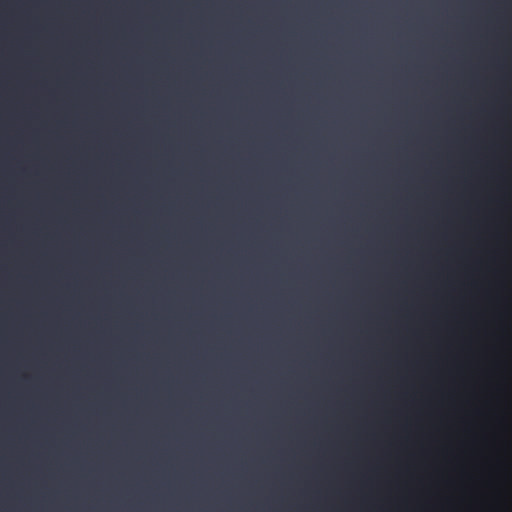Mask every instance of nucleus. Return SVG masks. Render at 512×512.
Returning a JSON list of instances; mask_svg holds the SVG:
<instances>
[{
  "mask_svg": "<svg viewBox=\"0 0 512 512\" xmlns=\"http://www.w3.org/2000/svg\"><path fill=\"white\" fill-rule=\"evenodd\" d=\"M362 131H363V132H366L367 130H366V129H363Z\"/></svg>",
  "mask_w": 512,
  "mask_h": 512,
  "instance_id": "obj_1",
  "label": "nucleus"
}]
</instances>
